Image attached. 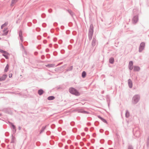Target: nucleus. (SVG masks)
Wrapping results in <instances>:
<instances>
[{
    "label": "nucleus",
    "mask_w": 149,
    "mask_h": 149,
    "mask_svg": "<svg viewBox=\"0 0 149 149\" xmlns=\"http://www.w3.org/2000/svg\"><path fill=\"white\" fill-rule=\"evenodd\" d=\"M69 91L71 93L77 96L79 95L80 94L79 92L73 88H70L69 89Z\"/></svg>",
    "instance_id": "obj_1"
},
{
    "label": "nucleus",
    "mask_w": 149,
    "mask_h": 149,
    "mask_svg": "<svg viewBox=\"0 0 149 149\" xmlns=\"http://www.w3.org/2000/svg\"><path fill=\"white\" fill-rule=\"evenodd\" d=\"M139 99V97L138 95H136L134 96L133 97V99L134 100L133 103L134 104L136 103L138 101Z\"/></svg>",
    "instance_id": "obj_2"
},
{
    "label": "nucleus",
    "mask_w": 149,
    "mask_h": 149,
    "mask_svg": "<svg viewBox=\"0 0 149 149\" xmlns=\"http://www.w3.org/2000/svg\"><path fill=\"white\" fill-rule=\"evenodd\" d=\"M145 46V44L143 42H142L140 46L139 49V52H141V51L144 49V47Z\"/></svg>",
    "instance_id": "obj_3"
},
{
    "label": "nucleus",
    "mask_w": 149,
    "mask_h": 149,
    "mask_svg": "<svg viewBox=\"0 0 149 149\" xmlns=\"http://www.w3.org/2000/svg\"><path fill=\"white\" fill-rule=\"evenodd\" d=\"M7 77V75L4 74L2 77H0V81H2L5 80Z\"/></svg>",
    "instance_id": "obj_4"
},
{
    "label": "nucleus",
    "mask_w": 149,
    "mask_h": 149,
    "mask_svg": "<svg viewBox=\"0 0 149 149\" xmlns=\"http://www.w3.org/2000/svg\"><path fill=\"white\" fill-rule=\"evenodd\" d=\"M129 68L131 70L133 68V64L132 61H130L129 63Z\"/></svg>",
    "instance_id": "obj_5"
},
{
    "label": "nucleus",
    "mask_w": 149,
    "mask_h": 149,
    "mask_svg": "<svg viewBox=\"0 0 149 149\" xmlns=\"http://www.w3.org/2000/svg\"><path fill=\"white\" fill-rule=\"evenodd\" d=\"M129 86L130 88H131L132 86V82L130 79H129L128 81Z\"/></svg>",
    "instance_id": "obj_6"
},
{
    "label": "nucleus",
    "mask_w": 149,
    "mask_h": 149,
    "mask_svg": "<svg viewBox=\"0 0 149 149\" xmlns=\"http://www.w3.org/2000/svg\"><path fill=\"white\" fill-rule=\"evenodd\" d=\"M18 0H12L11 6H13L17 1Z\"/></svg>",
    "instance_id": "obj_7"
},
{
    "label": "nucleus",
    "mask_w": 149,
    "mask_h": 149,
    "mask_svg": "<svg viewBox=\"0 0 149 149\" xmlns=\"http://www.w3.org/2000/svg\"><path fill=\"white\" fill-rule=\"evenodd\" d=\"M55 97L54 96H51L48 97L47 98L48 100H53L54 99Z\"/></svg>",
    "instance_id": "obj_8"
},
{
    "label": "nucleus",
    "mask_w": 149,
    "mask_h": 149,
    "mask_svg": "<svg viewBox=\"0 0 149 149\" xmlns=\"http://www.w3.org/2000/svg\"><path fill=\"white\" fill-rule=\"evenodd\" d=\"M43 93V91L42 90L40 89L38 91V94L40 95H41Z\"/></svg>",
    "instance_id": "obj_9"
},
{
    "label": "nucleus",
    "mask_w": 149,
    "mask_h": 149,
    "mask_svg": "<svg viewBox=\"0 0 149 149\" xmlns=\"http://www.w3.org/2000/svg\"><path fill=\"white\" fill-rule=\"evenodd\" d=\"M98 117L99 118H100L101 120H102L103 122L107 123V122L103 118H102V117L100 116H98Z\"/></svg>",
    "instance_id": "obj_10"
},
{
    "label": "nucleus",
    "mask_w": 149,
    "mask_h": 149,
    "mask_svg": "<svg viewBox=\"0 0 149 149\" xmlns=\"http://www.w3.org/2000/svg\"><path fill=\"white\" fill-rule=\"evenodd\" d=\"M110 63H113L114 61V58H111L109 60Z\"/></svg>",
    "instance_id": "obj_11"
},
{
    "label": "nucleus",
    "mask_w": 149,
    "mask_h": 149,
    "mask_svg": "<svg viewBox=\"0 0 149 149\" xmlns=\"http://www.w3.org/2000/svg\"><path fill=\"white\" fill-rule=\"evenodd\" d=\"M8 68H9V66H8V65L7 64L5 69L4 71L6 72H7L8 71Z\"/></svg>",
    "instance_id": "obj_12"
},
{
    "label": "nucleus",
    "mask_w": 149,
    "mask_h": 149,
    "mask_svg": "<svg viewBox=\"0 0 149 149\" xmlns=\"http://www.w3.org/2000/svg\"><path fill=\"white\" fill-rule=\"evenodd\" d=\"M134 70L135 71H138L140 70V68L138 67L135 66L134 67Z\"/></svg>",
    "instance_id": "obj_13"
},
{
    "label": "nucleus",
    "mask_w": 149,
    "mask_h": 149,
    "mask_svg": "<svg viewBox=\"0 0 149 149\" xmlns=\"http://www.w3.org/2000/svg\"><path fill=\"white\" fill-rule=\"evenodd\" d=\"M8 24V22H7L5 23L4 24H3V25H2V26H1V28L3 29V27H5V26H6Z\"/></svg>",
    "instance_id": "obj_14"
},
{
    "label": "nucleus",
    "mask_w": 149,
    "mask_h": 149,
    "mask_svg": "<svg viewBox=\"0 0 149 149\" xmlns=\"http://www.w3.org/2000/svg\"><path fill=\"white\" fill-rule=\"evenodd\" d=\"M82 77H85L86 75V73L84 71L82 73Z\"/></svg>",
    "instance_id": "obj_15"
},
{
    "label": "nucleus",
    "mask_w": 149,
    "mask_h": 149,
    "mask_svg": "<svg viewBox=\"0 0 149 149\" xmlns=\"http://www.w3.org/2000/svg\"><path fill=\"white\" fill-rule=\"evenodd\" d=\"M125 116H126L127 117H129V113L127 111L126 112V114H125Z\"/></svg>",
    "instance_id": "obj_16"
},
{
    "label": "nucleus",
    "mask_w": 149,
    "mask_h": 149,
    "mask_svg": "<svg viewBox=\"0 0 149 149\" xmlns=\"http://www.w3.org/2000/svg\"><path fill=\"white\" fill-rule=\"evenodd\" d=\"M95 40H93L92 42V45H93L94 46L95 45Z\"/></svg>",
    "instance_id": "obj_17"
},
{
    "label": "nucleus",
    "mask_w": 149,
    "mask_h": 149,
    "mask_svg": "<svg viewBox=\"0 0 149 149\" xmlns=\"http://www.w3.org/2000/svg\"><path fill=\"white\" fill-rule=\"evenodd\" d=\"M22 35V32L21 31H20L19 32V36L20 37H21ZM20 39H21V37H20Z\"/></svg>",
    "instance_id": "obj_18"
},
{
    "label": "nucleus",
    "mask_w": 149,
    "mask_h": 149,
    "mask_svg": "<svg viewBox=\"0 0 149 149\" xmlns=\"http://www.w3.org/2000/svg\"><path fill=\"white\" fill-rule=\"evenodd\" d=\"M45 127H42V129L41 130L40 133L42 132V131H43L45 130Z\"/></svg>",
    "instance_id": "obj_19"
},
{
    "label": "nucleus",
    "mask_w": 149,
    "mask_h": 149,
    "mask_svg": "<svg viewBox=\"0 0 149 149\" xmlns=\"http://www.w3.org/2000/svg\"><path fill=\"white\" fill-rule=\"evenodd\" d=\"M134 19H135L136 20V22H136L137 21V17H134L133 19V20H134Z\"/></svg>",
    "instance_id": "obj_20"
},
{
    "label": "nucleus",
    "mask_w": 149,
    "mask_h": 149,
    "mask_svg": "<svg viewBox=\"0 0 149 149\" xmlns=\"http://www.w3.org/2000/svg\"><path fill=\"white\" fill-rule=\"evenodd\" d=\"M12 74L10 73L9 74V77L10 78L12 77Z\"/></svg>",
    "instance_id": "obj_21"
},
{
    "label": "nucleus",
    "mask_w": 149,
    "mask_h": 149,
    "mask_svg": "<svg viewBox=\"0 0 149 149\" xmlns=\"http://www.w3.org/2000/svg\"><path fill=\"white\" fill-rule=\"evenodd\" d=\"M128 149H133V148L131 146H129L128 148Z\"/></svg>",
    "instance_id": "obj_22"
},
{
    "label": "nucleus",
    "mask_w": 149,
    "mask_h": 149,
    "mask_svg": "<svg viewBox=\"0 0 149 149\" xmlns=\"http://www.w3.org/2000/svg\"><path fill=\"white\" fill-rule=\"evenodd\" d=\"M8 33V31H6V33H5L3 35H6Z\"/></svg>",
    "instance_id": "obj_23"
},
{
    "label": "nucleus",
    "mask_w": 149,
    "mask_h": 149,
    "mask_svg": "<svg viewBox=\"0 0 149 149\" xmlns=\"http://www.w3.org/2000/svg\"><path fill=\"white\" fill-rule=\"evenodd\" d=\"M12 126L13 127V129H15V127L14 125H13L12 124Z\"/></svg>",
    "instance_id": "obj_24"
},
{
    "label": "nucleus",
    "mask_w": 149,
    "mask_h": 149,
    "mask_svg": "<svg viewBox=\"0 0 149 149\" xmlns=\"http://www.w3.org/2000/svg\"><path fill=\"white\" fill-rule=\"evenodd\" d=\"M3 55L5 56V57L7 59L8 58V56L6 55Z\"/></svg>",
    "instance_id": "obj_25"
},
{
    "label": "nucleus",
    "mask_w": 149,
    "mask_h": 149,
    "mask_svg": "<svg viewBox=\"0 0 149 149\" xmlns=\"http://www.w3.org/2000/svg\"><path fill=\"white\" fill-rule=\"evenodd\" d=\"M1 38H0V40H1Z\"/></svg>",
    "instance_id": "obj_26"
},
{
    "label": "nucleus",
    "mask_w": 149,
    "mask_h": 149,
    "mask_svg": "<svg viewBox=\"0 0 149 149\" xmlns=\"http://www.w3.org/2000/svg\"><path fill=\"white\" fill-rule=\"evenodd\" d=\"M1 84L0 83V85H1Z\"/></svg>",
    "instance_id": "obj_27"
},
{
    "label": "nucleus",
    "mask_w": 149,
    "mask_h": 149,
    "mask_svg": "<svg viewBox=\"0 0 149 149\" xmlns=\"http://www.w3.org/2000/svg\"><path fill=\"white\" fill-rule=\"evenodd\" d=\"M1 115V114H0V116Z\"/></svg>",
    "instance_id": "obj_28"
}]
</instances>
